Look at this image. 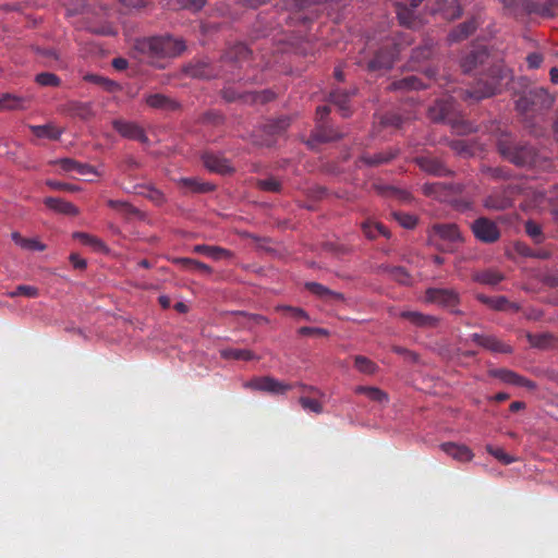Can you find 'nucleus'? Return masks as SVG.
Segmentation results:
<instances>
[{
    "instance_id": "35",
    "label": "nucleus",
    "mask_w": 558,
    "mask_h": 558,
    "mask_svg": "<svg viewBox=\"0 0 558 558\" xmlns=\"http://www.w3.org/2000/svg\"><path fill=\"white\" fill-rule=\"evenodd\" d=\"M290 125L289 117H281L277 120H270L264 124L263 131L266 135L271 137L281 135Z\"/></svg>"
},
{
    "instance_id": "50",
    "label": "nucleus",
    "mask_w": 558,
    "mask_h": 558,
    "mask_svg": "<svg viewBox=\"0 0 558 558\" xmlns=\"http://www.w3.org/2000/svg\"><path fill=\"white\" fill-rule=\"evenodd\" d=\"M379 122L385 128L400 129L404 120L398 113L388 112L380 117Z\"/></svg>"
},
{
    "instance_id": "15",
    "label": "nucleus",
    "mask_w": 558,
    "mask_h": 558,
    "mask_svg": "<svg viewBox=\"0 0 558 558\" xmlns=\"http://www.w3.org/2000/svg\"><path fill=\"white\" fill-rule=\"evenodd\" d=\"M340 138H342V134L338 130L330 125L319 123L307 141V145L314 148L316 144L328 143Z\"/></svg>"
},
{
    "instance_id": "52",
    "label": "nucleus",
    "mask_w": 558,
    "mask_h": 558,
    "mask_svg": "<svg viewBox=\"0 0 558 558\" xmlns=\"http://www.w3.org/2000/svg\"><path fill=\"white\" fill-rule=\"evenodd\" d=\"M35 82L40 86L57 87L61 84V80L53 73L43 72L36 75Z\"/></svg>"
},
{
    "instance_id": "51",
    "label": "nucleus",
    "mask_w": 558,
    "mask_h": 558,
    "mask_svg": "<svg viewBox=\"0 0 558 558\" xmlns=\"http://www.w3.org/2000/svg\"><path fill=\"white\" fill-rule=\"evenodd\" d=\"M392 217L405 229H413L417 223V218L403 211H393Z\"/></svg>"
},
{
    "instance_id": "46",
    "label": "nucleus",
    "mask_w": 558,
    "mask_h": 558,
    "mask_svg": "<svg viewBox=\"0 0 558 558\" xmlns=\"http://www.w3.org/2000/svg\"><path fill=\"white\" fill-rule=\"evenodd\" d=\"M256 186L265 192L280 193L282 191L281 182L275 177L257 180Z\"/></svg>"
},
{
    "instance_id": "62",
    "label": "nucleus",
    "mask_w": 558,
    "mask_h": 558,
    "mask_svg": "<svg viewBox=\"0 0 558 558\" xmlns=\"http://www.w3.org/2000/svg\"><path fill=\"white\" fill-rule=\"evenodd\" d=\"M527 339L531 345L537 347V348H544L546 347L551 337L548 333H539V335H527Z\"/></svg>"
},
{
    "instance_id": "21",
    "label": "nucleus",
    "mask_w": 558,
    "mask_h": 558,
    "mask_svg": "<svg viewBox=\"0 0 558 558\" xmlns=\"http://www.w3.org/2000/svg\"><path fill=\"white\" fill-rule=\"evenodd\" d=\"M356 94V89L351 90L335 88L329 95V101L338 107L342 117L347 118L351 114L350 99Z\"/></svg>"
},
{
    "instance_id": "27",
    "label": "nucleus",
    "mask_w": 558,
    "mask_h": 558,
    "mask_svg": "<svg viewBox=\"0 0 558 558\" xmlns=\"http://www.w3.org/2000/svg\"><path fill=\"white\" fill-rule=\"evenodd\" d=\"M305 288L319 299L324 301H336V302H342L344 301L343 294L332 291L328 289L327 287L318 283V282H306Z\"/></svg>"
},
{
    "instance_id": "31",
    "label": "nucleus",
    "mask_w": 558,
    "mask_h": 558,
    "mask_svg": "<svg viewBox=\"0 0 558 558\" xmlns=\"http://www.w3.org/2000/svg\"><path fill=\"white\" fill-rule=\"evenodd\" d=\"M433 230L436 235L450 243L461 241L460 231L453 223H438L433 227Z\"/></svg>"
},
{
    "instance_id": "38",
    "label": "nucleus",
    "mask_w": 558,
    "mask_h": 558,
    "mask_svg": "<svg viewBox=\"0 0 558 558\" xmlns=\"http://www.w3.org/2000/svg\"><path fill=\"white\" fill-rule=\"evenodd\" d=\"M473 279L482 284L496 286L504 280V276L499 271L487 269L476 272Z\"/></svg>"
},
{
    "instance_id": "63",
    "label": "nucleus",
    "mask_w": 558,
    "mask_h": 558,
    "mask_svg": "<svg viewBox=\"0 0 558 558\" xmlns=\"http://www.w3.org/2000/svg\"><path fill=\"white\" fill-rule=\"evenodd\" d=\"M480 25V16H472L469 21L461 25L460 35H471L477 31Z\"/></svg>"
},
{
    "instance_id": "47",
    "label": "nucleus",
    "mask_w": 558,
    "mask_h": 558,
    "mask_svg": "<svg viewBox=\"0 0 558 558\" xmlns=\"http://www.w3.org/2000/svg\"><path fill=\"white\" fill-rule=\"evenodd\" d=\"M135 190L137 194L143 195L157 204L163 202L162 193L153 186L137 185L135 186Z\"/></svg>"
},
{
    "instance_id": "22",
    "label": "nucleus",
    "mask_w": 558,
    "mask_h": 558,
    "mask_svg": "<svg viewBox=\"0 0 558 558\" xmlns=\"http://www.w3.org/2000/svg\"><path fill=\"white\" fill-rule=\"evenodd\" d=\"M400 317L420 328H432L438 324V318L415 311H402Z\"/></svg>"
},
{
    "instance_id": "1",
    "label": "nucleus",
    "mask_w": 558,
    "mask_h": 558,
    "mask_svg": "<svg viewBox=\"0 0 558 558\" xmlns=\"http://www.w3.org/2000/svg\"><path fill=\"white\" fill-rule=\"evenodd\" d=\"M497 149L505 159L518 167H534L537 162L538 155L533 146L517 142L504 131L497 136Z\"/></svg>"
},
{
    "instance_id": "24",
    "label": "nucleus",
    "mask_w": 558,
    "mask_h": 558,
    "mask_svg": "<svg viewBox=\"0 0 558 558\" xmlns=\"http://www.w3.org/2000/svg\"><path fill=\"white\" fill-rule=\"evenodd\" d=\"M397 17L400 25L410 29H415L421 24L416 10L409 8L408 4L397 3Z\"/></svg>"
},
{
    "instance_id": "7",
    "label": "nucleus",
    "mask_w": 558,
    "mask_h": 558,
    "mask_svg": "<svg viewBox=\"0 0 558 558\" xmlns=\"http://www.w3.org/2000/svg\"><path fill=\"white\" fill-rule=\"evenodd\" d=\"M245 387L258 391L268 392L271 395H284L294 386L291 384L280 381L271 376H263L253 378L252 380L245 384Z\"/></svg>"
},
{
    "instance_id": "25",
    "label": "nucleus",
    "mask_w": 558,
    "mask_h": 558,
    "mask_svg": "<svg viewBox=\"0 0 558 558\" xmlns=\"http://www.w3.org/2000/svg\"><path fill=\"white\" fill-rule=\"evenodd\" d=\"M440 448L445 453L460 462L471 461L474 457L471 449L464 445L444 442L441 444Z\"/></svg>"
},
{
    "instance_id": "20",
    "label": "nucleus",
    "mask_w": 558,
    "mask_h": 558,
    "mask_svg": "<svg viewBox=\"0 0 558 558\" xmlns=\"http://www.w3.org/2000/svg\"><path fill=\"white\" fill-rule=\"evenodd\" d=\"M145 102L148 107L162 111H175L180 108L175 99L160 93L147 95Z\"/></svg>"
},
{
    "instance_id": "4",
    "label": "nucleus",
    "mask_w": 558,
    "mask_h": 558,
    "mask_svg": "<svg viewBox=\"0 0 558 558\" xmlns=\"http://www.w3.org/2000/svg\"><path fill=\"white\" fill-rule=\"evenodd\" d=\"M520 193V185L513 183L493 189L484 198L483 206L494 211L509 209L514 205V199Z\"/></svg>"
},
{
    "instance_id": "36",
    "label": "nucleus",
    "mask_w": 558,
    "mask_h": 558,
    "mask_svg": "<svg viewBox=\"0 0 558 558\" xmlns=\"http://www.w3.org/2000/svg\"><path fill=\"white\" fill-rule=\"evenodd\" d=\"M12 240L14 241V243L16 245H19L23 250H27V251L43 252L47 247L46 244L40 242L38 239H36V238H24L19 232H13L12 233Z\"/></svg>"
},
{
    "instance_id": "2",
    "label": "nucleus",
    "mask_w": 558,
    "mask_h": 558,
    "mask_svg": "<svg viewBox=\"0 0 558 558\" xmlns=\"http://www.w3.org/2000/svg\"><path fill=\"white\" fill-rule=\"evenodd\" d=\"M135 48L144 56L155 58L175 57L185 46L182 40L173 37H136Z\"/></svg>"
},
{
    "instance_id": "13",
    "label": "nucleus",
    "mask_w": 558,
    "mask_h": 558,
    "mask_svg": "<svg viewBox=\"0 0 558 558\" xmlns=\"http://www.w3.org/2000/svg\"><path fill=\"white\" fill-rule=\"evenodd\" d=\"M470 339L477 345L495 353H512L511 345L500 341L493 335L472 333Z\"/></svg>"
},
{
    "instance_id": "56",
    "label": "nucleus",
    "mask_w": 558,
    "mask_h": 558,
    "mask_svg": "<svg viewBox=\"0 0 558 558\" xmlns=\"http://www.w3.org/2000/svg\"><path fill=\"white\" fill-rule=\"evenodd\" d=\"M107 205L112 209L121 210L130 215H136L138 213L134 206L123 201L109 199Z\"/></svg>"
},
{
    "instance_id": "28",
    "label": "nucleus",
    "mask_w": 558,
    "mask_h": 558,
    "mask_svg": "<svg viewBox=\"0 0 558 558\" xmlns=\"http://www.w3.org/2000/svg\"><path fill=\"white\" fill-rule=\"evenodd\" d=\"M194 253L206 255L215 260L231 258L232 252L216 245L197 244L192 250Z\"/></svg>"
},
{
    "instance_id": "39",
    "label": "nucleus",
    "mask_w": 558,
    "mask_h": 558,
    "mask_svg": "<svg viewBox=\"0 0 558 558\" xmlns=\"http://www.w3.org/2000/svg\"><path fill=\"white\" fill-rule=\"evenodd\" d=\"M250 56L251 50L244 44H236L226 52L225 58L229 61L240 63L247 60Z\"/></svg>"
},
{
    "instance_id": "61",
    "label": "nucleus",
    "mask_w": 558,
    "mask_h": 558,
    "mask_svg": "<svg viewBox=\"0 0 558 558\" xmlns=\"http://www.w3.org/2000/svg\"><path fill=\"white\" fill-rule=\"evenodd\" d=\"M277 311H284L289 313L295 319H305L310 320L308 314L302 310L301 307H293L288 305L277 306Z\"/></svg>"
},
{
    "instance_id": "57",
    "label": "nucleus",
    "mask_w": 558,
    "mask_h": 558,
    "mask_svg": "<svg viewBox=\"0 0 558 558\" xmlns=\"http://www.w3.org/2000/svg\"><path fill=\"white\" fill-rule=\"evenodd\" d=\"M486 450L488 453L494 456L497 460H499L500 462H502L506 465H508L514 461V459L511 456H509L508 453H506L501 448H495V447L488 445L486 447Z\"/></svg>"
},
{
    "instance_id": "43",
    "label": "nucleus",
    "mask_w": 558,
    "mask_h": 558,
    "mask_svg": "<svg viewBox=\"0 0 558 558\" xmlns=\"http://www.w3.org/2000/svg\"><path fill=\"white\" fill-rule=\"evenodd\" d=\"M221 355L225 359L235 360V361H252L256 357L255 354L251 350L233 349V348L223 350L221 352Z\"/></svg>"
},
{
    "instance_id": "60",
    "label": "nucleus",
    "mask_w": 558,
    "mask_h": 558,
    "mask_svg": "<svg viewBox=\"0 0 558 558\" xmlns=\"http://www.w3.org/2000/svg\"><path fill=\"white\" fill-rule=\"evenodd\" d=\"M177 3L179 9L197 12L205 5L206 0H177Z\"/></svg>"
},
{
    "instance_id": "34",
    "label": "nucleus",
    "mask_w": 558,
    "mask_h": 558,
    "mask_svg": "<svg viewBox=\"0 0 558 558\" xmlns=\"http://www.w3.org/2000/svg\"><path fill=\"white\" fill-rule=\"evenodd\" d=\"M398 154V150L389 149L387 151H380L377 154H374L373 156L369 155H362L360 157V161L364 165L371 166V167H377L383 163H387L390 160H392Z\"/></svg>"
},
{
    "instance_id": "23",
    "label": "nucleus",
    "mask_w": 558,
    "mask_h": 558,
    "mask_svg": "<svg viewBox=\"0 0 558 558\" xmlns=\"http://www.w3.org/2000/svg\"><path fill=\"white\" fill-rule=\"evenodd\" d=\"M476 299L495 311H512L518 312L520 306L511 303L506 296H487L485 294H477Z\"/></svg>"
},
{
    "instance_id": "12",
    "label": "nucleus",
    "mask_w": 558,
    "mask_h": 558,
    "mask_svg": "<svg viewBox=\"0 0 558 558\" xmlns=\"http://www.w3.org/2000/svg\"><path fill=\"white\" fill-rule=\"evenodd\" d=\"M454 112V100L451 96H444L440 99H437L428 109V117L434 122H440L445 120H449Z\"/></svg>"
},
{
    "instance_id": "32",
    "label": "nucleus",
    "mask_w": 558,
    "mask_h": 558,
    "mask_svg": "<svg viewBox=\"0 0 558 558\" xmlns=\"http://www.w3.org/2000/svg\"><path fill=\"white\" fill-rule=\"evenodd\" d=\"M31 132L38 138H47L50 141H58L62 134V130L52 123L44 125H28Z\"/></svg>"
},
{
    "instance_id": "9",
    "label": "nucleus",
    "mask_w": 558,
    "mask_h": 558,
    "mask_svg": "<svg viewBox=\"0 0 558 558\" xmlns=\"http://www.w3.org/2000/svg\"><path fill=\"white\" fill-rule=\"evenodd\" d=\"M459 294L453 289L428 288L425 292V302L452 308L459 304Z\"/></svg>"
},
{
    "instance_id": "49",
    "label": "nucleus",
    "mask_w": 558,
    "mask_h": 558,
    "mask_svg": "<svg viewBox=\"0 0 558 558\" xmlns=\"http://www.w3.org/2000/svg\"><path fill=\"white\" fill-rule=\"evenodd\" d=\"M354 366L356 369L364 374H374L377 366L376 364L371 361L369 359L363 356V355H356L354 359Z\"/></svg>"
},
{
    "instance_id": "58",
    "label": "nucleus",
    "mask_w": 558,
    "mask_h": 558,
    "mask_svg": "<svg viewBox=\"0 0 558 558\" xmlns=\"http://www.w3.org/2000/svg\"><path fill=\"white\" fill-rule=\"evenodd\" d=\"M495 376L499 377L502 381L518 386L520 375L509 369H498Z\"/></svg>"
},
{
    "instance_id": "14",
    "label": "nucleus",
    "mask_w": 558,
    "mask_h": 558,
    "mask_svg": "<svg viewBox=\"0 0 558 558\" xmlns=\"http://www.w3.org/2000/svg\"><path fill=\"white\" fill-rule=\"evenodd\" d=\"M112 126L123 137L138 141L141 143H146L148 141L144 130L134 122L113 120Z\"/></svg>"
},
{
    "instance_id": "26",
    "label": "nucleus",
    "mask_w": 558,
    "mask_h": 558,
    "mask_svg": "<svg viewBox=\"0 0 558 558\" xmlns=\"http://www.w3.org/2000/svg\"><path fill=\"white\" fill-rule=\"evenodd\" d=\"M184 73L193 78L209 80L215 76V71L208 62L197 61L184 68Z\"/></svg>"
},
{
    "instance_id": "10",
    "label": "nucleus",
    "mask_w": 558,
    "mask_h": 558,
    "mask_svg": "<svg viewBox=\"0 0 558 558\" xmlns=\"http://www.w3.org/2000/svg\"><path fill=\"white\" fill-rule=\"evenodd\" d=\"M415 163L424 172L435 177H450L453 171L450 170L445 162L432 155L417 156L414 159Z\"/></svg>"
},
{
    "instance_id": "5",
    "label": "nucleus",
    "mask_w": 558,
    "mask_h": 558,
    "mask_svg": "<svg viewBox=\"0 0 558 558\" xmlns=\"http://www.w3.org/2000/svg\"><path fill=\"white\" fill-rule=\"evenodd\" d=\"M474 236L483 243H495L500 239V230L496 222L486 217H480L472 222Z\"/></svg>"
},
{
    "instance_id": "3",
    "label": "nucleus",
    "mask_w": 558,
    "mask_h": 558,
    "mask_svg": "<svg viewBox=\"0 0 558 558\" xmlns=\"http://www.w3.org/2000/svg\"><path fill=\"white\" fill-rule=\"evenodd\" d=\"M554 97L543 87L532 88L523 93L515 101L517 111L530 120L537 114L549 110L554 104Z\"/></svg>"
},
{
    "instance_id": "16",
    "label": "nucleus",
    "mask_w": 558,
    "mask_h": 558,
    "mask_svg": "<svg viewBox=\"0 0 558 558\" xmlns=\"http://www.w3.org/2000/svg\"><path fill=\"white\" fill-rule=\"evenodd\" d=\"M32 98L11 93L0 95V110L4 111H24L29 108Z\"/></svg>"
},
{
    "instance_id": "44",
    "label": "nucleus",
    "mask_w": 558,
    "mask_h": 558,
    "mask_svg": "<svg viewBox=\"0 0 558 558\" xmlns=\"http://www.w3.org/2000/svg\"><path fill=\"white\" fill-rule=\"evenodd\" d=\"M84 81L100 85L107 92H114L119 88V85L114 81L96 74L84 75Z\"/></svg>"
},
{
    "instance_id": "18",
    "label": "nucleus",
    "mask_w": 558,
    "mask_h": 558,
    "mask_svg": "<svg viewBox=\"0 0 558 558\" xmlns=\"http://www.w3.org/2000/svg\"><path fill=\"white\" fill-rule=\"evenodd\" d=\"M504 9L511 15L537 14V2L533 0H500Z\"/></svg>"
},
{
    "instance_id": "42",
    "label": "nucleus",
    "mask_w": 558,
    "mask_h": 558,
    "mask_svg": "<svg viewBox=\"0 0 558 558\" xmlns=\"http://www.w3.org/2000/svg\"><path fill=\"white\" fill-rule=\"evenodd\" d=\"M375 189L379 194L396 197L403 203H409L412 199V196L409 192L399 190L395 186L375 185Z\"/></svg>"
},
{
    "instance_id": "48",
    "label": "nucleus",
    "mask_w": 558,
    "mask_h": 558,
    "mask_svg": "<svg viewBox=\"0 0 558 558\" xmlns=\"http://www.w3.org/2000/svg\"><path fill=\"white\" fill-rule=\"evenodd\" d=\"M482 173L488 175L492 180L498 181V180H507L510 178V171L502 167H488L484 166L482 167Z\"/></svg>"
},
{
    "instance_id": "64",
    "label": "nucleus",
    "mask_w": 558,
    "mask_h": 558,
    "mask_svg": "<svg viewBox=\"0 0 558 558\" xmlns=\"http://www.w3.org/2000/svg\"><path fill=\"white\" fill-rule=\"evenodd\" d=\"M75 172L82 177H89V175L98 177V175H100V173L96 170L95 167H93L88 163H82L78 161H77V165L75 168Z\"/></svg>"
},
{
    "instance_id": "37",
    "label": "nucleus",
    "mask_w": 558,
    "mask_h": 558,
    "mask_svg": "<svg viewBox=\"0 0 558 558\" xmlns=\"http://www.w3.org/2000/svg\"><path fill=\"white\" fill-rule=\"evenodd\" d=\"M362 230L371 240L376 239L379 234L386 238H389L390 235L389 231L383 223L373 222L371 220H366L362 223Z\"/></svg>"
},
{
    "instance_id": "19",
    "label": "nucleus",
    "mask_w": 558,
    "mask_h": 558,
    "mask_svg": "<svg viewBox=\"0 0 558 558\" xmlns=\"http://www.w3.org/2000/svg\"><path fill=\"white\" fill-rule=\"evenodd\" d=\"M204 166L211 172L226 174L231 172L233 169L230 161L221 155L214 153H204L202 156Z\"/></svg>"
},
{
    "instance_id": "6",
    "label": "nucleus",
    "mask_w": 558,
    "mask_h": 558,
    "mask_svg": "<svg viewBox=\"0 0 558 558\" xmlns=\"http://www.w3.org/2000/svg\"><path fill=\"white\" fill-rule=\"evenodd\" d=\"M507 77H508V70L498 68L497 75H494L490 82L483 83V87H482V83L480 82L478 86H476L470 90H465L463 93L464 97L474 99V100H481V99L490 97V96L495 95V93L497 92L499 81L505 80Z\"/></svg>"
},
{
    "instance_id": "40",
    "label": "nucleus",
    "mask_w": 558,
    "mask_h": 558,
    "mask_svg": "<svg viewBox=\"0 0 558 558\" xmlns=\"http://www.w3.org/2000/svg\"><path fill=\"white\" fill-rule=\"evenodd\" d=\"M180 183L182 186L194 193H207L215 189L213 184L208 182H201L195 178H182Z\"/></svg>"
},
{
    "instance_id": "53",
    "label": "nucleus",
    "mask_w": 558,
    "mask_h": 558,
    "mask_svg": "<svg viewBox=\"0 0 558 558\" xmlns=\"http://www.w3.org/2000/svg\"><path fill=\"white\" fill-rule=\"evenodd\" d=\"M537 14L543 16L558 14V0H546L544 3H537Z\"/></svg>"
},
{
    "instance_id": "55",
    "label": "nucleus",
    "mask_w": 558,
    "mask_h": 558,
    "mask_svg": "<svg viewBox=\"0 0 558 558\" xmlns=\"http://www.w3.org/2000/svg\"><path fill=\"white\" fill-rule=\"evenodd\" d=\"M391 278L397 280L398 282L402 284H407L410 282V276L405 271L403 267L395 266V267H387L386 268Z\"/></svg>"
},
{
    "instance_id": "33",
    "label": "nucleus",
    "mask_w": 558,
    "mask_h": 558,
    "mask_svg": "<svg viewBox=\"0 0 558 558\" xmlns=\"http://www.w3.org/2000/svg\"><path fill=\"white\" fill-rule=\"evenodd\" d=\"M73 238L78 240L83 245L92 247L95 252H109V248L107 247L105 242L93 234L85 232H75L73 233Z\"/></svg>"
},
{
    "instance_id": "41",
    "label": "nucleus",
    "mask_w": 558,
    "mask_h": 558,
    "mask_svg": "<svg viewBox=\"0 0 558 558\" xmlns=\"http://www.w3.org/2000/svg\"><path fill=\"white\" fill-rule=\"evenodd\" d=\"M355 392L365 395L369 400L377 403L388 402V395L376 387L357 386Z\"/></svg>"
},
{
    "instance_id": "8",
    "label": "nucleus",
    "mask_w": 558,
    "mask_h": 558,
    "mask_svg": "<svg viewBox=\"0 0 558 558\" xmlns=\"http://www.w3.org/2000/svg\"><path fill=\"white\" fill-rule=\"evenodd\" d=\"M399 54L397 44L386 45L377 50L374 58L368 62L369 71L388 70L395 63Z\"/></svg>"
},
{
    "instance_id": "54",
    "label": "nucleus",
    "mask_w": 558,
    "mask_h": 558,
    "mask_svg": "<svg viewBox=\"0 0 558 558\" xmlns=\"http://www.w3.org/2000/svg\"><path fill=\"white\" fill-rule=\"evenodd\" d=\"M299 403L306 411L314 412L316 414H320L323 412L322 403L315 399L308 397H301L299 399Z\"/></svg>"
},
{
    "instance_id": "59",
    "label": "nucleus",
    "mask_w": 558,
    "mask_h": 558,
    "mask_svg": "<svg viewBox=\"0 0 558 558\" xmlns=\"http://www.w3.org/2000/svg\"><path fill=\"white\" fill-rule=\"evenodd\" d=\"M392 352L396 354H399L404 357L405 361L411 363H417L418 362V354L414 351H411L407 348L400 347V345H393L391 348Z\"/></svg>"
},
{
    "instance_id": "17",
    "label": "nucleus",
    "mask_w": 558,
    "mask_h": 558,
    "mask_svg": "<svg viewBox=\"0 0 558 558\" xmlns=\"http://www.w3.org/2000/svg\"><path fill=\"white\" fill-rule=\"evenodd\" d=\"M489 58L485 46L477 45L463 58L461 66L465 73L473 71L478 64L485 63Z\"/></svg>"
},
{
    "instance_id": "30",
    "label": "nucleus",
    "mask_w": 558,
    "mask_h": 558,
    "mask_svg": "<svg viewBox=\"0 0 558 558\" xmlns=\"http://www.w3.org/2000/svg\"><path fill=\"white\" fill-rule=\"evenodd\" d=\"M426 87L427 85H425L417 76L409 75L401 80L393 81L388 88L390 90H417Z\"/></svg>"
},
{
    "instance_id": "11",
    "label": "nucleus",
    "mask_w": 558,
    "mask_h": 558,
    "mask_svg": "<svg viewBox=\"0 0 558 558\" xmlns=\"http://www.w3.org/2000/svg\"><path fill=\"white\" fill-rule=\"evenodd\" d=\"M61 111L72 118H78L81 120H90L95 118L96 111L94 104L90 101L83 102L78 100H70L62 106Z\"/></svg>"
},
{
    "instance_id": "29",
    "label": "nucleus",
    "mask_w": 558,
    "mask_h": 558,
    "mask_svg": "<svg viewBox=\"0 0 558 558\" xmlns=\"http://www.w3.org/2000/svg\"><path fill=\"white\" fill-rule=\"evenodd\" d=\"M44 204L49 208L57 213L69 215V216H76L78 214L77 207L66 202L62 198L58 197H46L44 201Z\"/></svg>"
},
{
    "instance_id": "45",
    "label": "nucleus",
    "mask_w": 558,
    "mask_h": 558,
    "mask_svg": "<svg viewBox=\"0 0 558 558\" xmlns=\"http://www.w3.org/2000/svg\"><path fill=\"white\" fill-rule=\"evenodd\" d=\"M525 233L533 240L535 244L544 242L545 236L543 234L542 227L533 220H527L524 225Z\"/></svg>"
}]
</instances>
